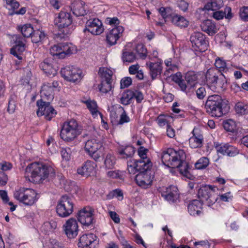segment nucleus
<instances>
[{"label":"nucleus","instance_id":"f257e3e1","mask_svg":"<svg viewBox=\"0 0 248 248\" xmlns=\"http://www.w3.org/2000/svg\"><path fill=\"white\" fill-rule=\"evenodd\" d=\"M161 158L164 165L169 168H179L182 174L190 178L189 166L186 161V155L183 150L168 148L162 152Z\"/></svg>","mask_w":248,"mask_h":248},{"label":"nucleus","instance_id":"f03ea898","mask_svg":"<svg viewBox=\"0 0 248 248\" xmlns=\"http://www.w3.org/2000/svg\"><path fill=\"white\" fill-rule=\"evenodd\" d=\"M26 173L30 181L42 183L46 179H53L55 175L54 169L50 166L34 162L31 164L26 169Z\"/></svg>","mask_w":248,"mask_h":248},{"label":"nucleus","instance_id":"7ed1b4c3","mask_svg":"<svg viewBox=\"0 0 248 248\" xmlns=\"http://www.w3.org/2000/svg\"><path fill=\"white\" fill-rule=\"evenodd\" d=\"M205 108L212 116L220 117L228 112L230 106L226 99L218 94H214L208 96Z\"/></svg>","mask_w":248,"mask_h":248},{"label":"nucleus","instance_id":"20e7f679","mask_svg":"<svg viewBox=\"0 0 248 248\" xmlns=\"http://www.w3.org/2000/svg\"><path fill=\"white\" fill-rule=\"evenodd\" d=\"M81 127L74 119L64 122L61 129L60 136L64 141L69 142L74 140L82 132Z\"/></svg>","mask_w":248,"mask_h":248},{"label":"nucleus","instance_id":"39448f33","mask_svg":"<svg viewBox=\"0 0 248 248\" xmlns=\"http://www.w3.org/2000/svg\"><path fill=\"white\" fill-rule=\"evenodd\" d=\"M72 18L70 13L62 11L55 19V24L63 35L70 34L74 30L72 25Z\"/></svg>","mask_w":248,"mask_h":248},{"label":"nucleus","instance_id":"423d86ee","mask_svg":"<svg viewBox=\"0 0 248 248\" xmlns=\"http://www.w3.org/2000/svg\"><path fill=\"white\" fill-rule=\"evenodd\" d=\"M216 71L217 70L210 69L207 70L205 75L207 85L211 90L214 92L223 89L225 88V84H226V80L225 79H222L224 75L220 74V77H218L216 74Z\"/></svg>","mask_w":248,"mask_h":248},{"label":"nucleus","instance_id":"0eeeda50","mask_svg":"<svg viewBox=\"0 0 248 248\" xmlns=\"http://www.w3.org/2000/svg\"><path fill=\"white\" fill-rule=\"evenodd\" d=\"M49 51L51 55L63 59L67 56L76 53L77 48L71 43H64L54 45L50 48Z\"/></svg>","mask_w":248,"mask_h":248},{"label":"nucleus","instance_id":"6e6552de","mask_svg":"<svg viewBox=\"0 0 248 248\" xmlns=\"http://www.w3.org/2000/svg\"><path fill=\"white\" fill-rule=\"evenodd\" d=\"M14 196L26 205H32L37 201V193L31 188H21L15 192Z\"/></svg>","mask_w":248,"mask_h":248},{"label":"nucleus","instance_id":"1a4fd4ad","mask_svg":"<svg viewBox=\"0 0 248 248\" xmlns=\"http://www.w3.org/2000/svg\"><path fill=\"white\" fill-rule=\"evenodd\" d=\"M216 187L212 186H202L198 191V196L202 203L206 202L209 205L217 201V197L215 192Z\"/></svg>","mask_w":248,"mask_h":248},{"label":"nucleus","instance_id":"9d476101","mask_svg":"<svg viewBox=\"0 0 248 248\" xmlns=\"http://www.w3.org/2000/svg\"><path fill=\"white\" fill-rule=\"evenodd\" d=\"M73 208L72 199L68 196L64 195L61 197L57 205L56 212L60 217H65L72 213Z\"/></svg>","mask_w":248,"mask_h":248},{"label":"nucleus","instance_id":"9b49d317","mask_svg":"<svg viewBox=\"0 0 248 248\" xmlns=\"http://www.w3.org/2000/svg\"><path fill=\"white\" fill-rule=\"evenodd\" d=\"M190 41L194 51L204 52L207 49L208 43L205 36L201 32H193L190 36Z\"/></svg>","mask_w":248,"mask_h":248},{"label":"nucleus","instance_id":"f8f14e48","mask_svg":"<svg viewBox=\"0 0 248 248\" xmlns=\"http://www.w3.org/2000/svg\"><path fill=\"white\" fill-rule=\"evenodd\" d=\"M12 41L14 44L10 49V53L19 60L22 59L21 56L25 50L26 40L19 35H14Z\"/></svg>","mask_w":248,"mask_h":248},{"label":"nucleus","instance_id":"ddd939ff","mask_svg":"<svg viewBox=\"0 0 248 248\" xmlns=\"http://www.w3.org/2000/svg\"><path fill=\"white\" fill-rule=\"evenodd\" d=\"M50 103L49 102L37 101L36 104L38 108L36 112L37 115L38 116L44 115L46 119L48 121H50L52 118L54 117L57 112Z\"/></svg>","mask_w":248,"mask_h":248},{"label":"nucleus","instance_id":"4468645a","mask_svg":"<svg viewBox=\"0 0 248 248\" xmlns=\"http://www.w3.org/2000/svg\"><path fill=\"white\" fill-rule=\"evenodd\" d=\"M62 76L66 80L75 82L82 78L81 70L74 66H67L61 70Z\"/></svg>","mask_w":248,"mask_h":248},{"label":"nucleus","instance_id":"2eb2a0df","mask_svg":"<svg viewBox=\"0 0 248 248\" xmlns=\"http://www.w3.org/2000/svg\"><path fill=\"white\" fill-rule=\"evenodd\" d=\"M62 229L68 239H74L78 235L79 231L77 221L74 218L68 219L63 225Z\"/></svg>","mask_w":248,"mask_h":248},{"label":"nucleus","instance_id":"dca6fc26","mask_svg":"<svg viewBox=\"0 0 248 248\" xmlns=\"http://www.w3.org/2000/svg\"><path fill=\"white\" fill-rule=\"evenodd\" d=\"M94 209L90 206H87L79 211L78 219L82 225L89 226L93 223Z\"/></svg>","mask_w":248,"mask_h":248},{"label":"nucleus","instance_id":"f3484780","mask_svg":"<svg viewBox=\"0 0 248 248\" xmlns=\"http://www.w3.org/2000/svg\"><path fill=\"white\" fill-rule=\"evenodd\" d=\"M162 197L168 201L174 202L179 198L178 190L176 186L162 187L159 189Z\"/></svg>","mask_w":248,"mask_h":248},{"label":"nucleus","instance_id":"a211bd4d","mask_svg":"<svg viewBox=\"0 0 248 248\" xmlns=\"http://www.w3.org/2000/svg\"><path fill=\"white\" fill-rule=\"evenodd\" d=\"M215 148L218 153L229 156H234L239 153L237 148L229 143H215Z\"/></svg>","mask_w":248,"mask_h":248},{"label":"nucleus","instance_id":"6ab92c4d","mask_svg":"<svg viewBox=\"0 0 248 248\" xmlns=\"http://www.w3.org/2000/svg\"><path fill=\"white\" fill-rule=\"evenodd\" d=\"M104 28L101 21L97 19L88 20L86 23V28L84 31H88L93 35H100L104 31Z\"/></svg>","mask_w":248,"mask_h":248},{"label":"nucleus","instance_id":"aec40b11","mask_svg":"<svg viewBox=\"0 0 248 248\" xmlns=\"http://www.w3.org/2000/svg\"><path fill=\"white\" fill-rule=\"evenodd\" d=\"M136 183L143 188L150 186L152 183V177L150 171L139 172L135 176Z\"/></svg>","mask_w":248,"mask_h":248},{"label":"nucleus","instance_id":"412c9836","mask_svg":"<svg viewBox=\"0 0 248 248\" xmlns=\"http://www.w3.org/2000/svg\"><path fill=\"white\" fill-rule=\"evenodd\" d=\"M124 31V28L118 26L110 30L106 35V40L108 44L113 46L117 43V41L122 36Z\"/></svg>","mask_w":248,"mask_h":248},{"label":"nucleus","instance_id":"4be33fe9","mask_svg":"<svg viewBox=\"0 0 248 248\" xmlns=\"http://www.w3.org/2000/svg\"><path fill=\"white\" fill-rule=\"evenodd\" d=\"M71 10L76 16H84L89 12L87 5L81 1H75L70 6Z\"/></svg>","mask_w":248,"mask_h":248},{"label":"nucleus","instance_id":"5701e85b","mask_svg":"<svg viewBox=\"0 0 248 248\" xmlns=\"http://www.w3.org/2000/svg\"><path fill=\"white\" fill-rule=\"evenodd\" d=\"M40 67L49 77H53L57 73V67L54 65L51 59H46L40 64Z\"/></svg>","mask_w":248,"mask_h":248},{"label":"nucleus","instance_id":"b1692460","mask_svg":"<svg viewBox=\"0 0 248 248\" xmlns=\"http://www.w3.org/2000/svg\"><path fill=\"white\" fill-rule=\"evenodd\" d=\"M146 65L149 69L150 74L152 79H155L160 75L162 70V61L157 59L156 62H148Z\"/></svg>","mask_w":248,"mask_h":248},{"label":"nucleus","instance_id":"393cba45","mask_svg":"<svg viewBox=\"0 0 248 248\" xmlns=\"http://www.w3.org/2000/svg\"><path fill=\"white\" fill-rule=\"evenodd\" d=\"M6 8L9 11V15L13 16L14 15H21L25 14L27 9L26 7H21L19 10V3L15 0H5Z\"/></svg>","mask_w":248,"mask_h":248},{"label":"nucleus","instance_id":"a878e982","mask_svg":"<svg viewBox=\"0 0 248 248\" xmlns=\"http://www.w3.org/2000/svg\"><path fill=\"white\" fill-rule=\"evenodd\" d=\"M193 136L189 139V144L192 148H201L202 146L203 136L198 128L195 127L192 131Z\"/></svg>","mask_w":248,"mask_h":248},{"label":"nucleus","instance_id":"bb28decb","mask_svg":"<svg viewBox=\"0 0 248 248\" xmlns=\"http://www.w3.org/2000/svg\"><path fill=\"white\" fill-rule=\"evenodd\" d=\"M41 99L38 101L43 102H49L54 98L53 89L50 85L44 83L42 86L40 91Z\"/></svg>","mask_w":248,"mask_h":248},{"label":"nucleus","instance_id":"cd10ccee","mask_svg":"<svg viewBox=\"0 0 248 248\" xmlns=\"http://www.w3.org/2000/svg\"><path fill=\"white\" fill-rule=\"evenodd\" d=\"M96 167V164L90 160L86 161L83 165L78 169L77 172L82 176H88L93 173Z\"/></svg>","mask_w":248,"mask_h":248},{"label":"nucleus","instance_id":"c85d7f7f","mask_svg":"<svg viewBox=\"0 0 248 248\" xmlns=\"http://www.w3.org/2000/svg\"><path fill=\"white\" fill-rule=\"evenodd\" d=\"M96 240V236L92 233L82 235L79 239L78 247H87L92 244Z\"/></svg>","mask_w":248,"mask_h":248},{"label":"nucleus","instance_id":"c756f323","mask_svg":"<svg viewBox=\"0 0 248 248\" xmlns=\"http://www.w3.org/2000/svg\"><path fill=\"white\" fill-rule=\"evenodd\" d=\"M202 31L206 32L210 35L215 34L217 31V28L215 23L211 20L204 21L201 25Z\"/></svg>","mask_w":248,"mask_h":248},{"label":"nucleus","instance_id":"7c9ffc66","mask_svg":"<svg viewBox=\"0 0 248 248\" xmlns=\"http://www.w3.org/2000/svg\"><path fill=\"white\" fill-rule=\"evenodd\" d=\"M202 203L198 200H192L188 204L187 208L192 216L199 215L201 213Z\"/></svg>","mask_w":248,"mask_h":248},{"label":"nucleus","instance_id":"2f4dec72","mask_svg":"<svg viewBox=\"0 0 248 248\" xmlns=\"http://www.w3.org/2000/svg\"><path fill=\"white\" fill-rule=\"evenodd\" d=\"M213 17L217 19L220 20L225 17L226 19H230L232 17V14L231 7H226L224 9V11H214L212 13Z\"/></svg>","mask_w":248,"mask_h":248},{"label":"nucleus","instance_id":"473e14b6","mask_svg":"<svg viewBox=\"0 0 248 248\" xmlns=\"http://www.w3.org/2000/svg\"><path fill=\"white\" fill-rule=\"evenodd\" d=\"M101 147V144L95 139L87 140L85 145V150L89 154L98 151Z\"/></svg>","mask_w":248,"mask_h":248},{"label":"nucleus","instance_id":"72a5a7b5","mask_svg":"<svg viewBox=\"0 0 248 248\" xmlns=\"http://www.w3.org/2000/svg\"><path fill=\"white\" fill-rule=\"evenodd\" d=\"M136 163L137 169H138L139 172H144L145 171H150V170L152 166V163L149 159H139L136 160Z\"/></svg>","mask_w":248,"mask_h":248},{"label":"nucleus","instance_id":"f704fd0d","mask_svg":"<svg viewBox=\"0 0 248 248\" xmlns=\"http://www.w3.org/2000/svg\"><path fill=\"white\" fill-rule=\"evenodd\" d=\"M116 159L113 154L108 153L104 159V167L106 170H111L114 168Z\"/></svg>","mask_w":248,"mask_h":248},{"label":"nucleus","instance_id":"c9c22d12","mask_svg":"<svg viewBox=\"0 0 248 248\" xmlns=\"http://www.w3.org/2000/svg\"><path fill=\"white\" fill-rule=\"evenodd\" d=\"M235 112L239 115L248 114V104L243 102H237L234 106Z\"/></svg>","mask_w":248,"mask_h":248},{"label":"nucleus","instance_id":"e433bc0d","mask_svg":"<svg viewBox=\"0 0 248 248\" xmlns=\"http://www.w3.org/2000/svg\"><path fill=\"white\" fill-rule=\"evenodd\" d=\"M185 80L188 84V87L192 88L197 83V74L194 71H188L185 75Z\"/></svg>","mask_w":248,"mask_h":248},{"label":"nucleus","instance_id":"4c0bfd02","mask_svg":"<svg viewBox=\"0 0 248 248\" xmlns=\"http://www.w3.org/2000/svg\"><path fill=\"white\" fill-rule=\"evenodd\" d=\"M113 74V71L108 68L100 67L99 69L98 74L103 80L111 81Z\"/></svg>","mask_w":248,"mask_h":248},{"label":"nucleus","instance_id":"58836bf2","mask_svg":"<svg viewBox=\"0 0 248 248\" xmlns=\"http://www.w3.org/2000/svg\"><path fill=\"white\" fill-rule=\"evenodd\" d=\"M119 154L122 158H127L131 157L135 153V149L132 146H127L123 148L119 149Z\"/></svg>","mask_w":248,"mask_h":248},{"label":"nucleus","instance_id":"ea45409f","mask_svg":"<svg viewBox=\"0 0 248 248\" xmlns=\"http://www.w3.org/2000/svg\"><path fill=\"white\" fill-rule=\"evenodd\" d=\"M172 22L174 24L181 27H186L188 26V21L183 16L176 15L172 16Z\"/></svg>","mask_w":248,"mask_h":248},{"label":"nucleus","instance_id":"a19ab883","mask_svg":"<svg viewBox=\"0 0 248 248\" xmlns=\"http://www.w3.org/2000/svg\"><path fill=\"white\" fill-rule=\"evenodd\" d=\"M122 59L124 62H132L137 59L136 55L132 51L124 49L122 54Z\"/></svg>","mask_w":248,"mask_h":248},{"label":"nucleus","instance_id":"79ce46f5","mask_svg":"<svg viewBox=\"0 0 248 248\" xmlns=\"http://www.w3.org/2000/svg\"><path fill=\"white\" fill-rule=\"evenodd\" d=\"M46 35L44 32L39 30H33V33L31 35L32 42L33 43H37L42 41L45 38Z\"/></svg>","mask_w":248,"mask_h":248},{"label":"nucleus","instance_id":"37998d69","mask_svg":"<svg viewBox=\"0 0 248 248\" xmlns=\"http://www.w3.org/2000/svg\"><path fill=\"white\" fill-rule=\"evenodd\" d=\"M137 53V58L145 59L147 57V51L145 46L142 44L138 45L135 48Z\"/></svg>","mask_w":248,"mask_h":248},{"label":"nucleus","instance_id":"c03bdc74","mask_svg":"<svg viewBox=\"0 0 248 248\" xmlns=\"http://www.w3.org/2000/svg\"><path fill=\"white\" fill-rule=\"evenodd\" d=\"M133 99L132 90H127L124 92L120 98V103L124 105H129Z\"/></svg>","mask_w":248,"mask_h":248},{"label":"nucleus","instance_id":"a18cd8bd","mask_svg":"<svg viewBox=\"0 0 248 248\" xmlns=\"http://www.w3.org/2000/svg\"><path fill=\"white\" fill-rule=\"evenodd\" d=\"M220 7V4L218 3L217 0H210L205 5L204 9L213 12L218 10Z\"/></svg>","mask_w":248,"mask_h":248},{"label":"nucleus","instance_id":"49530a36","mask_svg":"<svg viewBox=\"0 0 248 248\" xmlns=\"http://www.w3.org/2000/svg\"><path fill=\"white\" fill-rule=\"evenodd\" d=\"M99 91L103 93H107L112 88L111 81L102 80L101 83L98 85Z\"/></svg>","mask_w":248,"mask_h":248},{"label":"nucleus","instance_id":"de8ad7c7","mask_svg":"<svg viewBox=\"0 0 248 248\" xmlns=\"http://www.w3.org/2000/svg\"><path fill=\"white\" fill-rule=\"evenodd\" d=\"M209 164V160L206 157L200 158L195 164V167L197 169L202 170L206 168Z\"/></svg>","mask_w":248,"mask_h":248},{"label":"nucleus","instance_id":"09e8293b","mask_svg":"<svg viewBox=\"0 0 248 248\" xmlns=\"http://www.w3.org/2000/svg\"><path fill=\"white\" fill-rule=\"evenodd\" d=\"M20 31L25 37H31L33 31V29L31 24H25L21 27Z\"/></svg>","mask_w":248,"mask_h":248},{"label":"nucleus","instance_id":"8fccbe9b","mask_svg":"<svg viewBox=\"0 0 248 248\" xmlns=\"http://www.w3.org/2000/svg\"><path fill=\"white\" fill-rule=\"evenodd\" d=\"M173 79L176 82H178L179 86L181 88L182 91L187 92L191 89L190 87H188V84L186 82V80L184 81L180 80V78H178L177 75L173 77Z\"/></svg>","mask_w":248,"mask_h":248},{"label":"nucleus","instance_id":"3c124183","mask_svg":"<svg viewBox=\"0 0 248 248\" xmlns=\"http://www.w3.org/2000/svg\"><path fill=\"white\" fill-rule=\"evenodd\" d=\"M127 170L130 174H135L139 172L137 169L136 160H130L127 162Z\"/></svg>","mask_w":248,"mask_h":248},{"label":"nucleus","instance_id":"603ef678","mask_svg":"<svg viewBox=\"0 0 248 248\" xmlns=\"http://www.w3.org/2000/svg\"><path fill=\"white\" fill-rule=\"evenodd\" d=\"M71 153L72 150L68 147L61 148V154L62 156L65 161H68L70 159Z\"/></svg>","mask_w":248,"mask_h":248},{"label":"nucleus","instance_id":"864d4df0","mask_svg":"<svg viewBox=\"0 0 248 248\" xmlns=\"http://www.w3.org/2000/svg\"><path fill=\"white\" fill-rule=\"evenodd\" d=\"M223 127L227 131L234 132L235 126L234 122L232 120H229L223 123Z\"/></svg>","mask_w":248,"mask_h":248},{"label":"nucleus","instance_id":"5fc2aeb1","mask_svg":"<svg viewBox=\"0 0 248 248\" xmlns=\"http://www.w3.org/2000/svg\"><path fill=\"white\" fill-rule=\"evenodd\" d=\"M119 109L121 111H122L121 115H120V119L119 121L118 122V124H123L124 123H128L130 122V118L126 114L125 110L123 108L120 107L119 108Z\"/></svg>","mask_w":248,"mask_h":248},{"label":"nucleus","instance_id":"6e6d98bb","mask_svg":"<svg viewBox=\"0 0 248 248\" xmlns=\"http://www.w3.org/2000/svg\"><path fill=\"white\" fill-rule=\"evenodd\" d=\"M158 12L162 18L165 19L170 16L172 11L169 7H162L158 9Z\"/></svg>","mask_w":248,"mask_h":248},{"label":"nucleus","instance_id":"4d7b16f0","mask_svg":"<svg viewBox=\"0 0 248 248\" xmlns=\"http://www.w3.org/2000/svg\"><path fill=\"white\" fill-rule=\"evenodd\" d=\"M86 104L88 108L93 114H95L98 112L97 109V104L94 101L88 100L86 102Z\"/></svg>","mask_w":248,"mask_h":248},{"label":"nucleus","instance_id":"13d9d810","mask_svg":"<svg viewBox=\"0 0 248 248\" xmlns=\"http://www.w3.org/2000/svg\"><path fill=\"white\" fill-rule=\"evenodd\" d=\"M133 98H135L137 103H141L143 100L144 97L141 92L139 90L132 91Z\"/></svg>","mask_w":248,"mask_h":248},{"label":"nucleus","instance_id":"bf43d9fd","mask_svg":"<svg viewBox=\"0 0 248 248\" xmlns=\"http://www.w3.org/2000/svg\"><path fill=\"white\" fill-rule=\"evenodd\" d=\"M16 100L15 99V97H11L9 100L7 111L10 113H13L14 112L16 109Z\"/></svg>","mask_w":248,"mask_h":248},{"label":"nucleus","instance_id":"052dcab7","mask_svg":"<svg viewBox=\"0 0 248 248\" xmlns=\"http://www.w3.org/2000/svg\"><path fill=\"white\" fill-rule=\"evenodd\" d=\"M148 149L144 147L140 146L138 149V154L140 157V159L146 160L149 159L147 157V153Z\"/></svg>","mask_w":248,"mask_h":248},{"label":"nucleus","instance_id":"680f3d73","mask_svg":"<svg viewBox=\"0 0 248 248\" xmlns=\"http://www.w3.org/2000/svg\"><path fill=\"white\" fill-rule=\"evenodd\" d=\"M215 65L217 68L219 69V71L222 70L224 71L226 69V62L220 59L216 60Z\"/></svg>","mask_w":248,"mask_h":248},{"label":"nucleus","instance_id":"e2e57ef3","mask_svg":"<svg viewBox=\"0 0 248 248\" xmlns=\"http://www.w3.org/2000/svg\"><path fill=\"white\" fill-rule=\"evenodd\" d=\"M132 83V79L129 77H125L121 80V88H125L128 87Z\"/></svg>","mask_w":248,"mask_h":248},{"label":"nucleus","instance_id":"0e129e2a","mask_svg":"<svg viewBox=\"0 0 248 248\" xmlns=\"http://www.w3.org/2000/svg\"><path fill=\"white\" fill-rule=\"evenodd\" d=\"M240 16L243 20L248 21V7H244L240 10Z\"/></svg>","mask_w":248,"mask_h":248},{"label":"nucleus","instance_id":"69168bd1","mask_svg":"<svg viewBox=\"0 0 248 248\" xmlns=\"http://www.w3.org/2000/svg\"><path fill=\"white\" fill-rule=\"evenodd\" d=\"M197 97L200 99H203L206 95V91L204 87H201L196 91Z\"/></svg>","mask_w":248,"mask_h":248},{"label":"nucleus","instance_id":"338daca9","mask_svg":"<svg viewBox=\"0 0 248 248\" xmlns=\"http://www.w3.org/2000/svg\"><path fill=\"white\" fill-rule=\"evenodd\" d=\"M157 122L160 126H163L168 124L167 118L164 115H159L157 118Z\"/></svg>","mask_w":248,"mask_h":248},{"label":"nucleus","instance_id":"774afa93","mask_svg":"<svg viewBox=\"0 0 248 248\" xmlns=\"http://www.w3.org/2000/svg\"><path fill=\"white\" fill-rule=\"evenodd\" d=\"M12 164L9 162H3L0 163V169L2 170L1 172L10 170L12 169Z\"/></svg>","mask_w":248,"mask_h":248}]
</instances>
